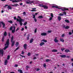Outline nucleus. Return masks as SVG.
I'll return each instance as SVG.
<instances>
[{
    "mask_svg": "<svg viewBox=\"0 0 73 73\" xmlns=\"http://www.w3.org/2000/svg\"><path fill=\"white\" fill-rule=\"evenodd\" d=\"M7 8H9V9H12V7H11V6L9 5L7 7Z\"/></svg>",
    "mask_w": 73,
    "mask_h": 73,
    "instance_id": "24",
    "label": "nucleus"
},
{
    "mask_svg": "<svg viewBox=\"0 0 73 73\" xmlns=\"http://www.w3.org/2000/svg\"><path fill=\"white\" fill-rule=\"evenodd\" d=\"M41 36H46V33H42L41 34Z\"/></svg>",
    "mask_w": 73,
    "mask_h": 73,
    "instance_id": "9",
    "label": "nucleus"
},
{
    "mask_svg": "<svg viewBox=\"0 0 73 73\" xmlns=\"http://www.w3.org/2000/svg\"><path fill=\"white\" fill-rule=\"evenodd\" d=\"M27 24V22H26L24 23L23 25H26Z\"/></svg>",
    "mask_w": 73,
    "mask_h": 73,
    "instance_id": "40",
    "label": "nucleus"
},
{
    "mask_svg": "<svg viewBox=\"0 0 73 73\" xmlns=\"http://www.w3.org/2000/svg\"><path fill=\"white\" fill-rule=\"evenodd\" d=\"M64 51L66 53H68V52H70V51L69 50L66 49L64 50Z\"/></svg>",
    "mask_w": 73,
    "mask_h": 73,
    "instance_id": "10",
    "label": "nucleus"
},
{
    "mask_svg": "<svg viewBox=\"0 0 73 73\" xmlns=\"http://www.w3.org/2000/svg\"><path fill=\"white\" fill-rule=\"evenodd\" d=\"M37 58H36V56H34V58H33V60H36Z\"/></svg>",
    "mask_w": 73,
    "mask_h": 73,
    "instance_id": "56",
    "label": "nucleus"
},
{
    "mask_svg": "<svg viewBox=\"0 0 73 73\" xmlns=\"http://www.w3.org/2000/svg\"><path fill=\"white\" fill-rule=\"evenodd\" d=\"M12 29H13V27L11 26V27H10V30H11H11H12Z\"/></svg>",
    "mask_w": 73,
    "mask_h": 73,
    "instance_id": "47",
    "label": "nucleus"
},
{
    "mask_svg": "<svg viewBox=\"0 0 73 73\" xmlns=\"http://www.w3.org/2000/svg\"><path fill=\"white\" fill-rule=\"evenodd\" d=\"M55 42H58V40L56 38H55L54 39Z\"/></svg>",
    "mask_w": 73,
    "mask_h": 73,
    "instance_id": "13",
    "label": "nucleus"
},
{
    "mask_svg": "<svg viewBox=\"0 0 73 73\" xmlns=\"http://www.w3.org/2000/svg\"><path fill=\"white\" fill-rule=\"evenodd\" d=\"M34 21H35V22H37V19H36V18H34Z\"/></svg>",
    "mask_w": 73,
    "mask_h": 73,
    "instance_id": "50",
    "label": "nucleus"
},
{
    "mask_svg": "<svg viewBox=\"0 0 73 73\" xmlns=\"http://www.w3.org/2000/svg\"><path fill=\"white\" fill-rule=\"evenodd\" d=\"M30 35H29V34H28V36H27V40H29V36H30Z\"/></svg>",
    "mask_w": 73,
    "mask_h": 73,
    "instance_id": "35",
    "label": "nucleus"
},
{
    "mask_svg": "<svg viewBox=\"0 0 73 73\" xmlns=\"http://www.w3.org/2000/svg\"><path fill=\"white\" fill-rule=\"evenodd\" d=\"M46 66V64L44 63L43 64V66H44V67L45 68Z\"/></svg>",
    "mask_w": 73,
    "mask_h": 73,
    "instance_id": "45",
    "label": "nucleus"
},
{
    "mask_svg": "<svg viewBox=\"0 0 73 73\" xmlns=\"http://www.w3.org/2000/svg\"><path fill=\"white\" fill-rule=\"evenodd\" d=\"M22 21H21V22L19 21L20 23V25L21 26H22V25H23V23L21 22Z\"/></svg>",
    "mask_w": 73,
    "mask_h": 73,
    "instance_id": "30",
    "label": "nucleus"
},
{
    "mask_svg": "<svg viewBox=\"0 0 73 73\" xmlns=\"http://www.w3.org/2000/svg\"><path fill=\"white\" fill-rule=\"evenodd\" d=\"M33 39L32 38L31 39L30 41V43H32V42H33Z\"/></svg>",
    "mask_w": 73,
    "mask_h": 73,
    "instance_id": "21",
    "label": "nucleus"
},
{
    "mask_svg": "<svg viewBox=\"0 0 73 73\" xmlns=\"http://www.w3.org/2000/svg\"><path fill=\"white\" fill-rule=\"evenodd\" d=\"M22 31H23L24 30V28H22L21 29Z\"/></svg>",
    "mask_w": 73,
    "mask_h": 73,
    "instance_id": "57",
    "label": "nucleus"
},
{
    "mask_svg": "<svg viewBox=\"0 0 73 73\" xmlns=\"http://www.w3.org/2000/svg\"><path fill=\"white\" fill-rule=\"evenodd\" d=\"M10 58V56L9 55H8L7 56V60H9Z\"/></svg>",
    "mask_w": 73,
    "mask_h": 73,
    "instance_id": "38",
    "label": "nucleus"
},
{
    "mask_svg": "<svg viewBox=\"0 0 73 73\" xmlns=\"http://www.w3.org/2000/svg\"><path fill=\"white\" fill-rule=\"evenodd\" d=\"M9 45V39H8L6 41V43L5 44V46H6L3 48L4 50H6L7 48H8V46Z\"/></svg>",
    "mask_w": 73,
    "mask_h": 73,
    "instance_id": "1",
    "label": "nucleus"
},
{
    "mask_svg": "<svg viewBox=\"0 0 73 73\" xmlns=\"http://www.w3.org/2000/svg\"><path fill=\"white\" fill-rule=\"evenodd\" d=\"M58 19L59 21H60L61 20V16H58Z\"/></svg>",
    "mask_w": 73,
    "mask_h": 73,
    "instance_id": "16",
    "label": "nucleus"
},
{
    "mask_svg": "<svg viewBox=\"0 0 73 73\" xmlns=\"http://www.w3.org/2000/svg\"><path fill=\"white\" fill-rule=\"evenodd\" d=\"M23 47L25 50H26V49H27V44H24V45H23Z\"/></svg>",
    "mask_w": 73,
    "mask_h": 73,
    "instance_id": "7",
    "label": "nucleus"
},
{
    "mask_svg": "<svg viewBox=\"0 0 73 73\" xmlns=\"http://www.w3.org/2000/svg\"><path fill=\"white\" fill-rule=\"evenodd\" d=\"M65 22H66V23H69V21L67 19L65 20Z\"/></svg>",
    "mask_w": 73,
    "mask_h": 73,
    "instance_id": "25",
    "label": "nucleus"
},
{
    "mask_svg": "<svg viewBox=\"0 0 73 73\" xmlns=\"http://www.w3.org/2000/svg\"><path fill=\"white\" fill-rule=\"evenodd\" d=\"M52 18H53V17H50L49 19V20H50V21L52 20Z\"/></svg>",
    "mask_w": 73,
    "mask_h": 73,
    "instance_id": "51",
    "label": "nucleus"
},
{
    "mask_svg": "<svg viewBox=\"0 0 73 73\" xmlns=\"http://www.w3.org/2000/svg\"><path fill=\"white\" fill-rule=\"evenodd\" d=\"M13 3H17V1L16 0H14L12 1Z\"/></svg>",
    "mask_w": 73,
    "mask_h": 73,
    "instance_id": "27",
    "label": "nucleus"
},
{
    "mask_svg": "<svg viewBox=\"0 0 73 73\" xmlns=\"http://www.w3.org/2000/svg\"><path fill=\"white\" fill-rule=\"evenodd\" d=\"M51 7L52 8H57V7L56 6H53Z\"/></svg>",
    "mask_w": 73,
    "mask_h": 73,
    "instance_id": "41",
    "label": "nucleus"
},
{
    "mask_svg": "<svg viewBox=\"0 0 73 73\" xmlns=\"http://www.w3.org/2000/svg\"><path fill=\"white\" fill-rule=\"evenodd\" d=\"M41 42H42V41H43L44 42H47V40H45L44 39H43L42 40H41Z\"/></svg>",
    "mask_w": 73,
    "mask_h": 73,
    "instance_id": "22",
    "label": "nucleus"
},
{
    "mask_svg": "<svg viewBox=\"0 0 73 73\" xmlns=\"http://www.w3.org/2000/svg\"><path fill=\"white\" fill-rule=\"evenodd\" d=\"M50 15L51 17H53V13H51Z\"/></svg>",
    "mask_w": 73,
    "mask_h": 73,
    "instance_id": "42",
    "label": "nucleus"
},
{
    "mask_svg": "<svg viewBox=\"0 0 73 73\" xmlns=\"http://www.w3.org/2000/svg\"><path fill=\"white\" fill-rule=\"evenodd\" d=\"M43 8H44V9H48V7L46 5H44Z\"/></svg>",
    "mask_w": 73,
    "mask_h": 73,
    "instance_id": "11",
    "label": "nucleus"
},
{
    "mask_svg": "<svg viewBox=\"0 0 73 73\" xmlns=\"http://www.w3.org/2000/svg\"><path fill=\"white\" fill-rule=\"evenodd\" d=\"M58 51L56 49H53L52 50V52H57Z\"/></svg>",
    "mask_w": 73,
    "mask_h": 73,
    "instance_id": "12",
    "label": "nucleus"
},
{
    "mask_svg": "<svg viewBox=\"0 0 73 73\" xmlns=\"http://www.w3.org/2000/svg\"><path fill=\"white\" fill-rule=\"evenodd\" d=\"M58 16H64V14L60 13L58 15Z\"/></svg>",
    "mask_w": 73,
    "mask_h": 73,
    "instance_id": "37",
    "label": "nucleus"
},
{
    "mask_svg": "<svg viewBox=\"0 0 73 73\" xmlns=\"http://www.w3.org/2000/svg\"><path fill=\"white\" fill-rule=\"evenodd\" d=\"M60 40L61 42H64V40L62 38H60Z\"/></svg>",
    "mask_w": 73,
    "mask_h": 73,
    "instance_id": "14",
    "label": "nucleus"
},
{
    "mask_svg": "<svg viewBox=\"0 0 73 73\" xmlns=\"http://www.w3.org/2000/svg\"><path fill=\"white\" fill-rule=\"evenodd\" d=\"M1 24H2V25H3V28H4V27H5V23H4V22L3 21L0 22V28H1Z\"/></svg>",
    "mask_w": 73,
    "mask_h": 73,
    "instance_id": "4",
    "label": "nucleus"
},
{
    "mask_svg": "<svg viewBox=\"0 0 73 73\" xmlns=\"http://www.w3.org/2000/svg\"><path fill=\"white\" fill-rule=\"evenodd\" d=\"M31 12H36L37 10H31Z\"/></svg>",
    "mask_w": 73,
    "mask_h": 73,
    "instance_id": "32",
    "label": "nucleus"
},
{
    "mask_svg": "<svg viewBox=\"0 0 73 73\" xmlns=\"http://www.w3.org/2000/svg\"><path fill=\"white\" fill-rule=\"evenodd\" d=\"M4 36H3L2 39V42H4Z\"/></svg>",
    "mask_w": 73,
    "mask_h": 73,
    "instance_id": "33",
    "label": "nucleus"
},
{
    "mask_svg": "<svg viewBox=\"0 0 73 73\" xmlns=\"http://www.w3.org/2000/svg\"><path fill=\"white\" fill-rule=\"evenodd\" d=\"M60 56L62 58H66V56L65 55H60Z\"/></svg>",
    "mask_w": 73,
    "mask_h": 73,
    "instance_id": "8",
    "label": "nucleus"
},
{
    "mask_svg": "<svg viewBox=\"0 0 73 73\" xmlns=\"http://www.w3.org/2000/svg\"><path fill=\"white\" fill-rule=\"evenodd\" d=\"M19 27H18L16 29L15 31L16 32H17V31H19Z\"/></svg>",
    "mask_w": 73,
    "mask_h": 73,
    "instance_id": "48",
    "label": "nucleus"
},
{
    "mask_svg": "<svg viewBox=\"0 0 73 73\" xmlns=\"http://www.w3.org/2000/svg\"><path fill=\"white\" fill-rule=\"evenodd\" d=\"M17 3H18V2H20V1H21V0H17Z\"/></svg>",
    "mask_w": 73,
    "mask_h": 73,
    "instance_id": "58",
    "label": "nucleus"
},
{
    "mask_svg": "<svg viewBox=\"0 0 73 73\" xmlns=\"http://www.w3.org/2000/svg\"><path fill=\"white\" fill-rule=\"evenodd\" d=\"M7 32L6 31H5L4 34V36H7Z\"/></svg>",
    "mask_w": 73,
    "mask_h": 73,
    "instance_id": "19",
    "label": "nucleus"
},
{
    "mask_svg": "<svg viewBox=\"0 0 73 73\" xmlns=\"http://www.w3.org/2000/svg\"><path fill=\"white\" fill-rule=\"evenodd\" d=\"M39 5L40 7H41L43 8L44 5H43V4H40Z\"/></svg>",
    "mask_w": 73,
    "mask_h": 73,
    "instance_id": "36",
    "label": "nucleus"
},
{
    "mask_svg": "<svg viewBox=\"0 0 73 73\" xmlns=\"http://www.w3.org/2000/svg\"><path fill=\"white\" fill-rule=\"evenodd\" d=\"M63 9L64 10V11H68L69 10L68 9L66 8H63Z\"/></svg>",
    "mask_w": 73,
    "mask_h": 73,
    "instance_id": "26",
    "label": "nucleus"
},
{
    "mask_svg": "<svg viewBox=\"0 0 73 73\" xmlns=\"http://www.w3.org/2000/svg\"><path fill=\"white\" fill-rule=\"evenodd\" d=\"M65 48H63L61 49V50L62 52H63V51H64V50H65Z\"/></svg>",
    "mask_w": 73,
    "mask_h": 73,
    "instance_id": "49",
    "label": "nucleus"
},
{
    "mask_svg": "<svg viewBox=\"0 0 73 73\" xmlns=\"http://www.w3.org/2000/svg\"><path fill=\"white\" fill-rule=\"evenodd\" d=\"M21 54H24V51H22Z\"/></svg>",
    "mask_w": 73,
    "mask_h": 73,
    "instance_id": "62",
    "label": "nucleus"
},
{
    "mask_svg": "<svg viewBox=\"0 0 73 73\" xmlns=\"http://www.w3.org/2000/svg\"><path fill=\"white\" fill-rule=\"evenodd\" d=\"M15 67H17L18 65L17 64H15Z\"/></svg>",
    "mask_w": 73,
    "mask_h": 73,
    "instance_id": "63",
    "label": "nucleus"
},
{
    "mask_svg": "<svg viewBox=\"0 0 73 73\" xmlns=\"http://www.w3.org/2000/svg\"><path fill=\"white\" fill-rule=\"evenodd\" d=\"M4 51L3 49L0 50V56H1V54L2 55V56H3L4 54Z\"/></svg>",
    "mask_w": 73,
    "mask_h": 73,
    "instance_id": "6",
    "label": "nucleus"
},
{
    "mask_svg": "<svg viewBox=\"0 0 73 73\" xmlns=\"http://www.w3.org/2000/svg\"><path fill=\"white\" fill-rule=\"evenodd\" d=\"M19 45V43L18 42H16V44H15V45L16 47H17L18 46V45Z\"/></svg>",
    "mask_w": 73,
    "mask_h": 73,
    "instance_id": "18",
    "label": "nucleus"
},
{
    "mask_svg": "<svg viewBox=\"0 0 73 73\" xmlns=\"http://www.w3.org/2000/svg\"><path fill=\"white\" fill-rule=\"evenodd\" d=\"M38 18H39V19H42V18H43V17H42V16H39L38 17Z\"/></svg>",
    "mask_w": 73,
    "mask_h": 73,
    "instance_id": "28",
    "label": "nucleus"
},
{
    "mask_svg": "<svg viewBox=\"0 0 73 73\" xmlns=\"http://www.w3.org/2000/svg\"><path fill=\"white\" fill-rule=\"evenodd\" d=\"M20 56H21V57H24V58H25V57L24 56H23L21 54H20Z\"/></svg>",
    "mask_w": 73,
    "mask_h": 73,
    "instance_id": "44",
    "label": "nucleus"
},
{
    "mask_svg": "<svg viewBox=\"0 0 73 73\" xmlns=\"http://www.w3.org/2000/svg\"><path fill=\"white\" fill-rule=\"evenodd\" d=\"M45 44V43L44 42H41L40 44V46H42L43 45H44Z\"/></svg>",
    "mask_w": 73,
    "mask_h": 73,
    "instance_id": "15",
    "label": "nucleus"
},
{
    "mask_svg": "<svg viewBox=\"0 0 73 73\" xmlns=\"http://www.w3.org/2000/svg\"><path fill=\"white\" fill-rule=\"evenodd\" d=\"M23 15H25L26 14V13H25V12H24L23 13Z\"/></svg>",
    "mask_w": 73,
    "mask_h": 73,
    "instance_id": "60",
    "label": "nucleus"
},
{
    "mask_svg": "<svg viewBox=\"0 0 73 73\" xmlns=\"http://www.w3.org/2000/svg\"><path fill=\"white\" fill-rule=\"evenodd\" d=\"M19 5L17 3L16 4L13 5L12 6L13 7H17V6H19Z\"/></svg>",
    "mask_w": 73,
    "mask_h": 73,
    "instance_id": "20",
    "label": "nucleus"
},
{
    "mask_svg": "<svg viewBox=\"0 0 73 73\" xmlns=\"http://www.w3.org/2000/svg\"><path fill=\"white\" fill-rule=\"evenodd\" d=\"M13 39H14V37L13 36H12L11 38V42H12L11 44L12 47L13 46H14V45H15V40H14L13 41Z\"/></svg>",
    "mask_w": 73,
    "mask_h": 73,
    "instance_id": "2",
    "label": "nucleus"
},
{
    "mask_svg": "<svg viewBox=\"0 0 73 73\" xmlns=\"http://www.w3.org/2000/svg\"><path fill=\"white\" fill-rule=\"evenodd\" d=\"M8 22H9V23H11V24H12L13 23V22L12 21H8Z\"/></svg>",
    "mask_w": 73,
    "mask_h": 73,
    "instance_id": "29",
    "label": "nucleus"
},
{
    "mask_svg": "<svg viewBox=\"0 0 73 73\" xmlns=\"http://www.w3.org/2000/svg\"><path fill=\"white\" fill-rule=\"evenodd\" d=\"M26 4H30L32 5V4H34V2L33 1H29L26 2Z\"/></svg>",
    "mask_w": 73,
    "mask_h": 73,
    "instance_id": "5",
    "label": "nucleus"
},
{
    "mask_svg": "<svg viewBox=\"0 0 73 73\" xmlns=\"http://www.w3.org/2000/svg\"><path fill=\"white\" fill-rule=\"evenodd\" d=\"M72 33L71 32H69V35H72Z\"/></svg>",
    "mask_w": 73,
    "mask_h": 73,
    "instance_id": "54",
    "label": "nucleus"
},
{
    "mask_svg": "<svg viewBox=\"0 0 73 73\" xmlns=\"http://www.w3.org/2000/svg\"><path fill=\"white\" fill-rule=\"evenodd\" d=\"M8 35L9 37H11V34L10 33V32H9L8 33Z\"/></svg>",
    "mask_w": 73,
    "mask_h": 73,
    "instance_id": "55",
    "label": "nucleus"
},
{
    "mask_svg": "<svg viewBox=\"0 0 73 73\" xmlns=\"http://www.w3.org/2000/svg\"><path fill=\"white\" fill-rule=\"evenodd\" d=\"M27 55L28 56H31V53H30V52H29L27 54Z\"/></svg>",
    "mask_w": 73,
    "mask_h": 73,
    "instance_id": "53",
    "label": "nucleus"
},
{
    "mask_svg": "<svg viewBox=\"0 0 73 73\" xmlns=\"http://www.w3.org/2000/svg\"><path fill=\"white\" fill-rule=\"evenodd\" d=\"M46 62H49V61H50V60L49 59H46Z\"/></svg>",
    "mask_w": 73,
    "mask_h": 73,
    "instance_id": "43",
    "label": "nucleus"
},
{
    "mask_svg": "<svg viewBox=\"0 0 73 73\" xmlns=\"http://www.w3.org/2000/svg\"><path fill=\"white\" fill-rule=\"evenodd\" d=\"M12 33H14L15 32V30H12Z\"/></svg>",
    "mask_w": 73,
    "mask_h": 73,
    "instance_id": "39",
    "label": "nucleus"
},
{
    "mask_svg": "<svg viewBox=\"0 0 73 73\" xmlns=\"http://www.w3.org/2000/svg\"><path fill=\"white\" fill-rule=\"evenodd\" d=\"M18 18L19 19H17V21H18V22H19V21H20V22H21V21H22L23 20V19H21V18L19 16H18Z\"/></svg>",
    "mask_w": 73,
    "mask_h": 73,
    "instance_id": "3",
    "label": "nucleus"
},
{
    "mask_svg": "<svg viewBox=\"0 0 73 73\" xmlns=\"http://www.w3.org/2000/svg\"><path fill=\"white\" fill-rule=\"evenodd\" d=\"M69 27L68 26H67L65 27V29H69Z\"/></svg>",
    "mask_w": 73,
    "mask_h": 73,
    "instance_id": "31",
    "label": "nucleus"
},
{
    "mask_svg": "<svg viewBox=\"0 0 73 73\" xmlns=\"http://www.w3.org/2000/svg\"><path fill=\"white\" fill-rule=\"evenodd\" d=\"M40 70V68H38L36 70V71H38L39 70Z\"/></svg>",
    "mask_w": 73,
    "mask_h": 73,
    "instance_id": "61",
    "label": "nucleus"
},
{
    "mask_svg": "<svg viewBox=\"0 0 73 73\" xmlns=\"http://www.w3.org/2000/svg\"><path fill=\"white\" fill-rule=\"evenodd\" d=\"M18 72H20V73H23V71L21 70H18Z\"/></svg>",
    "mask_w": 73,
    "mask_h": 73,
    "instance_id": "23",
    "label": "nucleus"
},
{
    "mask_svg": "<svg viewBox=\"0 0 73 73\" xmlns=\"http://www.w3.org/2000/svg\"><path fill=\"white\" fill-rule=\"evenodd\" d=\"M19 49V47H18L17 48H16V50H18V49Z\"/></svg>",
    "mask_w": 73,
    "mask_h": 73,
    "instance_id": "64",
    "label": "nucleus"
},
{
    "mask_svg": "<svg viewBox=\"0 0 73 73\" xmlns=\"http://www.w3.org/2000/svg\"><path fill=\"white\" fill-rule=\"evenodd\" d=\"M14 20H17V19H16V17H14Z\"/></svg>",
    "mask_w": 73,
    "mask_h": 73,
    "instance_id": "59",
    "label": "nucleus"
},
{
    "mask_svg": "<svg viewBox=\"0 0 73 73\" xmlns=\"http://www.w3.org/2000/svg\"><path fill=\"white\" fill-rule=\"evenodd\" d=\"M33 19H35L36 18V15H33Z\"/></svg>",
    "mask_w": 73,
    "mask_h": 73,
    "instance_id": "34",
    "label": "nucleus"
},
{
    "mask_svg": "<svg viewBox=\"0 0 73 73\" xmlns=\"http://www.w3.org/2000/svg\"><path fill=\"white\" fill-rule=\"evenodd\" d=\"M37 32V28H36L35 29L34 33H36Z\"/></svg>",
    "mask_w": 73,
    "mask_h": 73,
    "instance_id": "46",
    "label": "nucleus"
},
{
    "mask_svg": "<svg viewBox=\"0 0 73 73\" xmlns=\"http://www.w3.org/2000/svg\"><path fill=\"white\" fill-rule=\"evenodd\" d=\"M48 33H51L52 32V31H48Z\"/></svg>",
    "mask_w": 73,
    "mask_h": 73,
    "instance_id": "52",
    "label": "nucleus"
},
{
    "mask_svg": "<svg viewBox=\"0 0 73 73\" xmlns=\"http://www.w3.org/2000/svg\"><path fill=\"white\" fill-rule=\"evenodd\" d=\"M7 62H8V61L7 60H6L5 62V65H7Z\"/></svg>",
    "mask_w": 73,
    "mask_h": 73,
    "instance_id": "17",
    "label": "nucleus"
}]
</instances>
